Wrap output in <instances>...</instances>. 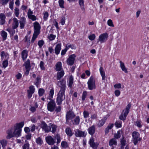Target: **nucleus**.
<instances>
[{"label": "nucleus", "mask_w": 149, "mask_h": 149, "mask_svg": "<svg viewBox=\"0 0 149 149\" xmlns=\"http://www.w3.org/2000/svg\"><path fill=\"white\" fill-rule=\"evenodd\" d=\"M0 143L1 144L2 147L4 148L7 144V141L5 140H2L0 141Z\"/></svg>", "instance_id": "obj_42"}, {"label": "nucleus", "mask_w": 149, "mask_h": 149, "mask_svg": "<svg viewBox=\"0 0 149 149\" xmlns=\"http://www.w3.org/2000/svg\"><path fill=\"white\" fill-rule=\"evenodd\" d=\"M1 35L2 37L3 40H5L7 38V33L4 31H2L1 32Z\"/></svg>", "instance_id": "obj_31"}, {"label": "nucleus", "mask_w": 149, "mask_h": 149, "mask_svg": "<svg viewBox=\"0 0 149 149\" xmlns=\"http://www.w3.org/2000/svg\"><path fill=\"white\" fill-rule=\"evenodd\" d=\"M88 133L91 135H93L95 131V126L93 125L90 127L87 130Z\"/></svg>", "instance_id": "obj_16"}, {"label": "nucleus", "mask_w": 149, "mask_h": 149, "mask_svg": "<svg viewBox=\"0 0 149 149\" xmlns=\"http://www.w3.org/2000/svg\"><path fill=\"white\" fill-rule=\"evenodd\" d=\"M64 72L63 70H61L60 72H58L57 74V79L60 80L64 75Z\"/></svg>", "instance_id": "obj_26"}, {"label": "nucleus", "mask_w": 149, "mask_h": 149, "mask_svg": "<svg viewBox=\"0 0 149 149\" xmlns=\"http://www.w3.org/2000/svg\"><path fill=\"white\" fill-rule=\"evenodd\" d=\"M34 31L32 38L31 42L33 43L38 36L40 33V26L39 23L35 22L33 24Z\"/></svg>", "instance_id": "obj_2"}, {"label": "nucleus", "mask_w": 149, "mask_h": 149, "mask_svg": "<svg viewBox=\"0 0 149 149\" xmlns=\"http://www.w3.org/2000/svg\"><path fill=\"white\" fill-rule=\"evenodd\" d=\"M84 117L85 118H87L89 116V113L88 111H84L83 112Z\"/></svg>", "instance_id": "obj_45"}, {"label": "nucleus", "mask_w": 149, "mask_h": 149, "mask_svg": "<svg viewBox=\"0 0 149 149\" xmlns=\"http://www.w3.org/2000/svg\"><path fill=\"white\" fill-rule=\"evenodd\" d=\"M22 59L24 60L27 58L28 56V51L26 50H23L21 53Z\"/></svg>", "instance_id": "obj_27"}, {"label": "nucleus", "mask_w": 149, "mask_h": 149, "mask_svg": "<svg viewBox=\"0 0 149 149\" xmlns=\"http://www.w3.org/2000/svg\"><path fill=\"white\" fill-rule=\"evenodd\" d=\"M126 141L124 139V138H123L121 139V149H123L124 148V146L126 144Z\"/></svg>", "instance_id": "obj_37"}, {"label": "nucleus", "mask_w": 149, "mask_h": 149, "mask_svg": "<svg viewBox=\"0 0 149 149\" xmlns=\"http://www.w3.org/2000/svg\"><path fill=\"white\" fill-rule=\"evenodd\" d=\"M107 118L106 117H104L103 118L100 120L98 124V126L100 127L103 126Z\"/></svg>", "instance_id": "obj_33"}, {"label": "nucleus", "mask_w": 149, "mask_h": 149, "mask_svg": "<svg viewBox=\"0 0 149 149\" xmlns=\"http://www.w3.org/2000/svg\"><path fill=\"white\" fill-rule=\"evenodd\" d=\"M24 125L23 122H21L15 124L14 126V131L13 132L12 130H9L7 132L8 138H10L13 137H18L21 136V128L23 127Z\"/></svg>", "instance_id": "obj_1"}, {"label": "nucleus", "mask_w": 149, "mask_h": 149, "mask_svg": "<svg viewBox=\"0 0 149 149\" xmlns=\"http://www.w3.org/2000/svg\"><path fill=\"white\" fill-rule=\"evenodd\" d=\"M44 42L43 40H40L38 41V45L40 48H41L44 45Z\"/></svg>", "instance_id": "obj_62"}, {"label": "nucleus", "mask_w": 149, "mask_h": 149, "mask_svg": "<svg viewBox=\"0 0 149 149\" xmlns=\"http://www.w3.org/2000/svg\"><path fill=\"white\" fill-rule=\"evenodd\" d=\"M61 146L64 148H65L68 147V143L65 141H62L61 143Z\"/></svg>", "instance_id": "obj_40"}, {"label": "nucleus", "mask_w": 149, "mask_h": 149, "mask_svg": "<svg viewBox=\"0 0 149 149\" xmlns=\"http://www.w3.org/2000/svg\"><path fill=\"white\" fill-rule=\"evenodd\" d=\"M14 14L17 17H18L19 14V10L18 8H16L15 9Z\"/></svg>", "instance_id": "obj_48"}, {"label": "nucleus", "mask_w": 149, "mask_h": 149, "mask_svg": "<svg viewBox=\"0 0 149 149\" xmlns=\"http://www.w3.org/2000/svg\"><path fill=\"white\" fill-rule=\"evenodd\" d=\"M56 107V103L55 101L53 100H50L47 104V109L51 112H52L54 110Z\"/></svg>", "instance_id": "obj_7"}, {"label": "nucleus", "mask_w": 149, "mask_h": 149, "mask_svg": "<svg viewBox=\"0 0 149 149\" xmlns=\"http://www.w3.org/2000/svg\"><path fill=\"white\" fill-rule=\"evenodd\" d=\"M65 132L67 135L70 137L71 136L73 135L72 131L70 127H68L66 128Z\"/></svg>", "instance_id": "obj_30"}, {"label": "nucleus", "mask_w": 149, "mask_h": 149, "mask_svg": "<svg viewBox=\"0 0 149 149\" xmlns=\"http://www.w3.org/2000/svg\"><path fill=\"white\" fill-rule=\"evenodd\" d=\"M36 143L40 145H41L43 143V141L42 139L40 137H38L36 139Z\"/></svg>", "instance_id": "obj_44"}, {"label": "nucleus", "mask_w": 149, "mask_h": 149, "mask_svg": "<svg viewBox=\"0 0 149 149\" xmlns=\"http://www.w3.org/2000/svg\"><path fill=\"white\" fill-rule=\"evenodd\" d=\"M121 84L120 83H118L117 84H115L114 85L115 88H120L121 87Z\"/></svg>", "instance_id": "obj_64"}, {"label": "nucleus", "mask_w": 149, "mask_h": 149, "mask_svg": "<svg viewBox=\"0 0 149 149\" xmlns=\"http://www.w3.org/2000/svg\"><path fill=\"white\" fill-rule=\"evenodd\" d=\"M75 116L74 113L71 111H69L67 113L66 115V122L69 120L73 118Z\"/></svg>", "instance_id": "obj_15"}, {"label": "nucleus", "mask_w": 149, "mask_h": 149, "mask_svg": "<svg viewBox=\"0 0 149 149\" xmlns=\"http://www.w3.org/2000/svg\"><path fill=\"white\" fill-rule=\"evenodd\" d=\"M45 92V90L43 88H40L38 91L39 95L40 96H42Z\"/></svg>", "instance_id": "obj_52"}, {"label": "nucleus", "mask_w": 149, "mask_h": 149, "mask_svg": "<svg viewBox=\"0 0 149 149\" xmlns=\"http://www.w3.org/2000/svg\"><path fill=\"white\" fill-rule=\"evenodd\" d=\"M107 24L110 26L114 27L112 20L111 19H109L107 21Z\"/></svg>", "instance_id": "obj_56"}, {"label": "nucleus", "mask_w": 149, "mask_h": 149, "mask_svg": "<svg viewBox=\"0 0 149 149\" xmlns=\"http://www.w3.org/2000/svg\"><path fill=\"white\" fill-rule=\"evenodd\" d=\"M70 48L72 49H75L76 48V47L73 44L71 45L69 44H67L66 46V49L68 50Z\"/></svg>", "instance_id": "obj_36"}, {"label": "nucleus", "mask_w": 149, "mask_h": 149, "mask_svg": "<svg viewBox=\"0 0 149 149\" xmlns=\"http://www.w3.org/2000/svg\"><path fill=\"white\" fill-rule=\"evenodd\" d=\"M73 124L75 125H78L80 122V118L79 116H77L73 120Z\"/></svg>", "instance_id": "obj_34"}, {"label": "nucleus", "mask_w": 149, "mask_h": 149, "mask_svg": "<svg viewBox=\"0 0 149 149\" xmlns=\"http://www.w3.org/2000/svg\"><path fill=\"white\" fill-rule=\"evenodd\" d=\"M87 96V92L86 91H84L82 96V100L83 101L84 100Z\"/></svg>", "instance_id": "obj_63"}, {"label": "nucleus", "mask_w": 149, "mask_h": 149, "mask_svg": "<svg viewBox=\"0 0 149 149\" xmlns=\"http://www.w3.org/2000/svg\"><path fill=\"white\" fill-rule=\"evenodd\" d=\"M14 1L13 0L10 1L9 3V8L12 10L13 9Z\"/></svg>", "instance_id": "obj_60"}, {"label": "nucleus", "mask_w": 149, "mask_h": 149, "mask_svg": "<svg viewBox=\"0 0 149 149\" xmlns=\"http://www.w3.org/2000/svg\"><path fill=\"white\" fill-rule=\"evenodd\" d=\"M35 88L33 86L31 85L29 87V89L27 90V97L29 99L30 98L32 95V94L34 93Z\"/></svg>", "instance_id": "obj_13"}, {"label": "nucleus", "mask_w": 149, "mask_h": 149, "mask_svg": "<svg viewBox=\"0 0 149 149\" xmlns=\"http://www.w3.org/2000/svg\"><path fill=\"white\" fill-rule=\"evenodd\" d=\"M49 127L51 128V131L52 133H54L56 131L57 126L54 124L52 123H50L49 125Z\"/></svg>", "instance_id": "obj_24"}, {"label": "nucleus", "mask_w": 149, "mask_h": 149, "mask_svg": "<svg viewBox=\"0 0 149 149\" xmlns=\"http://www.w3.org/2000/svg\"><path fill=\"white\" fill-rule=\"evenodd\" d=\"M119 62L120 63V67L122 70L123 71H124L125 73H127L128 72L127 70V68L125 66L124 63L121 61H120Z\"/></svg>", "instance_id": "obj_29"}, {"label": "nucleus", "mask_w": 149, "mask_h": 149, "mask_svg": "<svg viewBox=\"0 0 149 149\" xmlns=\"http://www.w3.org/2000/svg\"><path fill=\"white\" fill-rule=\"evenodd\" d=\"M75 57L76 56L74 54L70 56L67 61V64L70 65H72L74 63Z\"/></svg>", "instance_id": "obj_12"}, {"label": "nucleus", "mask_w": 149, "mask_h": 149, "mask_svg": "<svg viewBox=\"0 0 149 149\" xmlns=\"http://www.w3.org/2000/svg\"><path fill=\"white\" fill-rule=\"evenodd\" d=\"M20 27L21 29H23L26 23L25 18L24 17H21L19 21Z\"/></svg>", "instance_id": "obj_19"}, {"label": "nucleus", "mask_w": 149, "mask_h": 149, "mask_svg": "<svg viewBox=\"0 0 149 149\" xmlns=\"http://www.w3.org/2000/svg\"><path fill=\"white\" fill-rule=\"evenodd\" d=\"M86 132H85L79 130H76L75 132V136L79 137H84L86 135Z\"/></svg>", "instance_id": "obj_11"}, {"label": "nucleus", "mask_w": 149, "mask_h": 149, "mask_svg": "<svg viewBox=\"0 0 149 149\" xmlns=\"http://www.w3.org/2000/svg\"><path fill=\"white\" fill-rule=\"evenodd\" d=\"M26 69H30L31 68L30 62L29 59H28L27 61H26L24 64Z\"/></svg>", "instance_id": "obj_32"}, {"label": "nucleus", "mask_w": 149, "mask_h": 149, "mask_svg": "<svg viewBox=\"0 0 149 149\" xmlns=\"http://www.w3.org/2000/svg\"><path fill=\"white\" fill-rule=\"evenodd\" d=\"M8 62L7 60H4L2 63V65H3V67L4 68H6L8 65Z\"/></svg>", "instance_id": "obj_57"}, {"label": "nucleus", "mask_w": 149, "mask_h": 149, "mask_svg": "<svg viewBox=\"0 0 149 149\" xmlns=\"http://www.w3.org/2000/svg\"><path fill=\"white\" fill-rule=\"evenodd\" d=\"M55 69L56 71H61L62 69V63L61 62H58L57 63L56 65Z\"/></svg>", "instance_id": "obj_22"}, {"label": "nucleus", "mask_w": 149, "mask_h": 149, "mask_svg": "<svg viewBox=\"0 0 149 149\" xmlns=\"http://www.w3.org/2000/svg\"><path fill=\"white\" fill-rule=\"evenodd\" d=\"M23 149H29V144L28 143L24 144L22 146Z\"/></svg>", "instance_id": "obj_53"}, {"label": "nucleus", "mask_w": 149, "mask_h": 149, "mask_svg": "<svg viewBox=\"0 0 149 149\" xmlns=\"http://www.w3.org/2000/svg\"><path fill=\"white\" fill-rule=\"evenodd\" d=\"M88 89L90 90H92L96 88V86L95 80L94 77L91 76L87 82Z\"/></svg>", "instance_id": "obj_5"}, {"label": "nucleus", "mask_w": 149, "mask_h": 149, "mask_svg": "<svg viewBox=\"0 0 149 149\" xmlns=\"http://www.w3.org/2000/svg\"><path fill=\"white\" fill-rule=\"evenodd\" d=\"M132 141L134 145H136L138 141L140 140L139 134L138 132L134 131L132 133Z\"/></svg>", "instance_id": "obj_6"}, {"label": "nucleus", "mask_w": 149, "mask_h": 149, "mask_svg": "<svg viewBox=\"0 0 149 149\" xmlns=\"http://www.w3.org/2000/svg\"><path fill=\"white\" fill-rule=\"evenodd\" d=\"M99 145V144L97 143H93L92 145H91L90 146L94 149H97V148Z\"/></svg>", "instance_id": "obj_54"}, {"label": "nucleus", "mask_w": 149, "mask_h": 149, "mask_svg": "<svg viewBox=\"0 0 149 149\" xmlns=\"http://www.w3.org/2000/svg\"><path fill=\"white\" fill-rule=\"evenodd\" d=\"M6 17L5 14L3 13L0 14V24L3 25L6 22Z\"/></svg>", "instance_id": "obj_20"}, {"label": "nucleus", "mask_w": 149, "mask_h": 149, "mask_svg": "<svg viewBox=\"0 0 149 149\" xmlns=\"http://www.w3.org/2000/svg\"><path fill=\"white\" fill-rule=\"evenodd\" d=\"M113 124H110L106 128L105 130V132L106 133H107L109 132V130H111L113 127Z\"/></svg>", "instance_id": "obj_38"}, {"label": "nucleus", "mask_w": 149, "mask_h": 149, "mask_svg": "<svg viewBox=\"0 0 149 149\" xmlns=\"http://www.w3.org/2000/svg\"><path fill=\"white\" fill-rule=\"evenodd\" d=\"M41 78L40 77H37L36 79V81L34 82V84L38 87V86L40 83Z\"/></svg>", "instance_id": "obj_35"}, {"label": "nucleus", "mask_w": 149, "mask_h": 149, "mask_svg": "<svg viewBox=\"0 0 149 149\" xmlns=\"http://www.w3.org/2000/svg\"><path fill=\"white\" fill-rule=\"evenodd\" d=\"M131 104H129L127 106L125 109H124L121 115L120 116V119L122 120H125L126 118V116L128 114L129 110L131 107Z\"/></svg>", "instance_id": "obj_4"}, {"label": "nucleus", "mask_w": 149, "mask_h": 149, "mask_svg": "<svg viewBox=\"0 0 149 149\" xmlns=\"http://www.w3.org/2000/svg\"><path fill=\"white\" fill-rule=\"evenodd\" d=\"M24 141H25V142H26V141H27L26 140V139L25 138H24V137H22L21 139H17V143H23L24 142Z\"/></svg>", "instance_id": "obj_39"}, {"label": "nucleus", "mask_w": 149, "mask_h": 149, "mask_svg": "<svg viewBox=\"0 0 149 149\" xmlns=\"http://www.w3.org/2000/svg\"><path fill=\"white\" fill-rule=\"evenodd\" d=\"M142 122L140 120H137L135 122V125L137 126L138 127L141 128L142 126L141 125Z\"/></svg>", "instance_id": "obj_41"}, {"label": "nucleus", "mask_w": 149, "mask_h": 149, "mask_svg": "<svg viewBox=\"0 0 149 149\" xmlns=\"http://www.w3.org/2000/svg\"><path fill=\"white\" fill-rule=\"evenodd\" d=\"M58 3L60 7L61 8H64V1L63 0H59Z\"/></svg>", "instance_id": "obj_49"}, {"label": "nucleus", "mask_w": 149, "mask_h": 149, "mask_svg": "<svg viewBox=\"0 0 149 149\" xmlns=\"http://www.w3.org/2000/svg\"><path fill=\"white\" fill-rule=\"evenodd\" d=\"M57 85L61 88L60 91H65L66 87V81L63 79H62L58 82Z\"/></svg>", "instance_id": "obj_10"}, {"label": "nucleus", "mask_w": 149, "mask_h": 149, "mask_svg": "<svg viewBox=\"0 0 149 149\" xmlns=\"http://www.w3.org/2000/svg\"><path fill=\"white\" fill-rule=\"evenodd\" d=\"M108 35L107 33H105L101 34L99 37L98 41L101 43L105 42L107 40Z\"/></svg>", "instance_id": "obj_9"}, {"label": "nucleus", "mask_w": 149, "mask_h": 149, "mask_svg": "<svg viewBox=\"0 0 149 149\" xmlns=\"http://www.w3.org/2000/svg\"><path fill=\"white\" fill-rule=\"evenodd\" d=\"M55 37L56 36L55 35L51 34L48 36V38L50 40H52L55 38Z\"/></svg>", "instance_id": "obj_55"}, {"label": "nucleus", "mask_w": 149, "mask_h": 149, "mask_svg": "<svg viewBox=\"0 0 149 149\" xmlns=\"http://www.w3.org/2000/svg\"><path fill=\"white\" fill-rule=\"evenodd\" d=\"M79 3L82 9H84V0H79Z\"/></svg>", "instance_id": "obj_47"}, {"label": "nucleus", "mask_w": 149, "mask_h": 149, "mask_svg": "<svg viewBox=\"0 0 149 149\" xmlns=\"http://www.w3.org/2000/svg\"><path fill=\"white\" fill-rule=\"evenodd\" d=\"M40 127L42 130L45 132L48 133L51 131V128L49 126H48L47 124L44 121H42L40 125Z\"/></svg>", "instance_id": "obj_8"}, {"label": "nucleus", "mask_w": 149, "mask_h": 149, "mask_svg": "<svg viewBox=\"0 0 149 149\" xmlns=\"http://www.w3.org/2000/svg\"><path fill=\"white\" fill-rule=\"evenodd\" d=\"M13 22L12 24V27L13 29H16L18 27L19 22L18 19L16 18H14L13 19Z\"/></svg>", "instance_id": "obj_17"}, {"label": "nucleus", "mask_w": 149, "mask_h": 149, "mask_svg": "<svg viewBox=\"0 0 149 149\" xmlns=\"http://www.w3.org/2000/svg\"><path fill=\"white\" fill-rule=\"evenodd\" d=\"M38 107V105L37 103L35 104V107H31L29 110L32 112H34L36 110V108Z\"/></svg>", "instance_id": "obj_51"}, {"label": "nucleus", "mask_w": 149, "mask_h": 149, "mask_svg": "<svg viewBox=\"0 0 149 149\" xmlns=\"http://www.w3.org/2000/svg\"><path fill=\"white\" fill-rule=\"evenodd\" d=\"M121 132L120 131H118L117 133L114 134V137L117 139L119 138L121 136Z\"/></svg>", "instance_id": "obj_43"}, {"label": "nucleus", "mask_w": 149, "mask_h": 149, "mask_svg": "<svg viewBox=\"0 0 149 149\" xmlns=\"http://www.w3.org/2000/svg\"><path fill=\"white\" fill-rule=\"evenodd\" d=\"M45 139L46 142L49 145H52L55 143L54 140L51 136H49L46 137Z\"/></svg>", "instance_id": "obj_14"}, {"label": "nucleus", "mask_w": 149, "mask_h": 149, "mask_svg": "<svg viewBox=\"0 0 149 149\" xmlns=\"http://www.w3.org/2000/svg\"><path fill=\"white\" fill-rule=\"evenodd\" d=\"M99 70L100 74L102 77V80H104L106 77V76L105 72L103 70V68L101 67H100Z\"/></svg>", "instance_id": "obj_28"}, {"label": "nucleus", "mask_w": 149, "mask_h": 149, "mask_svg": "<svg viewBox=\"0 0 149 149\" xmlns=\"http://www.w3.org/2000/svg\"><path fill=\"white\" fill-rule=\"evenodd\" d=\"M9 0H0V3L2 5H6L8 2Z\"/></svg>", "instance_id": "obj_50"}, {"label": "nucleus", "mask_w": 149, "mask_h": 149, "mask_svg": "<svg viewBox=\"0 0 149 149\" xmlns=\"http://www.w3.org/2000/svg\"><path fill=\"white\" fill-rule=\"evenodd\" d=\"M122 122L120 121H116L115 124V125L116 127L118 128H120L121 127Z\"/></svg>", "instance_id": "obj_46"}, {"label": "nucleus", "mask_w": 149, "mask_h": 149, "mask_svg": "<svg viewBox=\"0 0 149 149\" xmlns=\"http://www.w3.org/2000/svg\"><path fill=\"white\" fill-rule=\"evenodd\" d=\"M39 65L42 70H45V68L44 66V63L42 61H40Z\"/></svg>", "instance_id": "obj_59"}, {"label": "nucleus", "mask_w": 149, "mask_h": 149, "mask_svg": "<svg viewBox=\"0 0 149 149\" xmlns=\"http://www.w3.org/2000/svg\"><path fill=\"white\" fill-rule=\"evenodd\" d=\"M65 91H60L57 95L56 98V103L59 105L61 104L63 100L65 99Z\"/></svg>", "instance_id": "obj_3"}, {"label": "nucleus", "mask_w": 149, "mask_h": 149, "mask_svg": "<svg viewBox=\"0 0 149 149\" xmlns=\"http://www.w3.org/2000/svg\"><path fill=\"white\" fill-rule=\"evenodd\" d=\"M1 57L2 60H7L9 58V55L7 53L3 51L1 52Z\"/></svg>", "instance_id": "obj_23"}, {"label": "nucleus", "mask_w": 149, "mask_h": 149, "mask_svg": "<svg viewBox=\"0 0 149 149\" xmlns=\"http://www.w3.org/2000/svg\"><path fill=\"white\" fill-rule=\"evenodd\" d=\"M117 144V141L115 139L113 138L111 139L109 143V145L110 146H112L113 145L116 146Z\"/></svg>", "instance_id": "obj_25"}, {"label": "nucleus", "mask_w": 149, "mask_h": 149, "mask_svg": "<svg viewBox=\"0 0 149 149\" xmlns=\"http://www.w3.org/2000/svg\"><path fill=\"white\" fill-rule=\"evenodd\" d=\"M44 16L43 19L45 20H46L47 19V18L49 16V14L47 12H45L43 13Z\"/></svg>", "instance_id": "obj_58"}, {"label": "nucleus", "mask_w": 149, "mask_h": 149, "mask_svg": "<svg viewBox=\"0 0 149 149\" xmlns=\"http://www.w3.org/2000/svg\"><path fill=\"white\" fill-rule=\"evenodd\" d=\"M95 38V36L94 34H93L88 36V38L91 40H94Z\"/></svg>", "instance_id": "obj_61"}, {"label": "nucleus", "mask_w": 149, "mask_h": 149, "mask_svg": "<svg viewBox=\"0 0 149 149\" xmlns=\"http://www.w3.org/2000/svg\"><path fill=\"white\" fill-rule=\"evenodd\" d=\"M68 85L69 87L72 88L74 83V78L72 75H70L67 81Z\"/></svg>", "instance_id": "obj_18"}, {"label": "nucleus", "mask_w": 149, "mask_h": 149, "mask_svg": "<svg viewBox=\"0 0 149 149\" xmlns=\"http://www.w3.org/2000/svg\"><path fill=\"white\" fill-rule=\"evenodd\" d=\"M61 43H58L57 44L55 48V52L56 55H58L59 54L60 52L61 49Z\"/></svg>", "instance_id": "obj_21"}]
</instances>
